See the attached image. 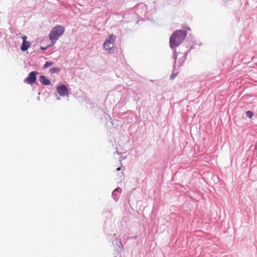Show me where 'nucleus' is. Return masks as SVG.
<instances>
[{
    "label": "nucleus",
    "mask_w": 257,
    "mask_h": 257,
    "mask_svg": "<svg viewBox=\"0 0 257 257\" xmlns=\"http://www.w3.org/2000/svg\"><path fill=\"white\" fill-rule=\"evenodd\" d=\"M115 39V36L111 34L107 38L103 43V48L108 54L113 53L115 50L114 46Z\"/></svg>",
    "instance_id": "obj_3"
},
{
    "label": "nucleus",
    "mask_w": 257,
    "mask_h": 257,
    "mask_svg": "<svg viewBox=\"0 0 257 257\" xmlns=\"http://www.w3.org/2000/svg\"><path fill=\"white\" fill-rule=\"evenodd\" d=\"M40 81L44 85H49L51 83L50 81L45 76L42 75L40 77Z\"/></svg>",
    "instance_id": "obj_7"
},
{
    "label": "nucleus",
    "mask_w": 257,
    "mask_h": 257,
    "mask_svg": "<svg viewBox=\"0 0 257 257\" xmlns=\"http://www.w3.org/2000/svg\"><path fill=\"white\" fill-rule=\"evenodd\" d=\"M186 32L183 30H176L170 38V45L172 48L178 46L185 39Z\"/></svg>",
    "instance_id": "obj_1"
},
{
    "label": "nucleus",
    "mask_w": 257,
    "mask_h": 257,
    "mask_svg": "<svg viewBox=\"0 0 257 257\" xmlns=\"http://www.w3.org/2000/svg\"><path fill=\"white\" fill-rule=\"evenodd\" d=\"M246 115L249 117V118H251L252 117V116L253 115V113L252 111H247L246 112Z\"/></svg>",
    "instance_id": "obj_10"
},
{
    "label": "nucleus",
    "mask_w": 257,
    "mask_h": 257,
    "mask_svg": "<svg viewBox=\"0 0 257 257\" xmlns=\"http://www.w3.org/2000/svg\"><path fill=\"white\" fill-rule=\"evenodd\" d=\"M120 170V167H118L117 168H116V171H119Z\"/></svg>",
    "instance_id": "obj_12"
},
{
    "label": "nucleus",
    "mask_w": 257,
    "mask_h": 257,
    "mask_svg": "<svg viewBox=\"0 0 257 257\" xmlns=\"http://www.w3.org/2000/svg\"><path fill=\"white\" fill-rule=\"evenodd\" d=\"M54 64L53 62H46L45 63V64H44V67L43 68H48L50 66H51V65H52L53 64Z\"/></svg>",
    "instance_id": "obj_8"
},
{
    "label": "nucleus",
    "mask_w": 257,
    "mask_h": 257,
    "mask_svg": "<svg viewBox=\"0 0 257 257\" xmlns=\"http://www.w3.org/2000/svg\"><path fill=\"white\" fill-rule=\"evenodd\" d=\"M22 38L23 39V43L21 49L23 51H25L30 47L31 44L29 41H27V37L26 36H22Z\"/></svg>",
    "instance_id": "obj_6"
},
{
    "label": "nucleus",
    "mask_w": 257,
    "mask_h": 257,
    "mask_svg": "<svg viewBox=\"0 0 257 257\" xmlns=\"http://www.w3.org/2000/svg\"><path fill=\"white\" fill-rule=\"evenodd\" d=\"M65 28L61 25H57L51 31L49 37L52 45L54 44L57 40L61 36L64 32Z\"/></svg>",
    "instance_id": "obj_2"
},
{
    "label": "nucleus",
    "mask_w": 257,
    "mask_h": 257,
    "mask_svg": "<svg viewBox=\"0 0 257 257\" xmlns=\"http://www.w3.org/2000/svg\"><path fill=\"white\" fill-rule=\"evenodd\" d=\"M59 70V69L57 68H52L50 69V71L51 73H58Z\"/></svg>",
    "instance_id": "obj_9"
},
{
    "label": "nucleus",
    "mask_w": 257,
    "mask_h": 257,
    "mask_svg": "<svg viewBox=\"0 0 257 257\" xmlns=\"http://www.w3.org/2000/svg\"><path fill=\"white\" fill-rule=\"evenodd\" d=\"M175 77H176V75L175 74H172V75H171L170 77H171V79H173L175 78Z\"/></svg>",
    "instance_id": "obj_11"
},
{
    "label": "nucleus",
    "mask_w": 257,
    "mask_h": 257,
    "mask_svg": "<svg viewBox=\"0 0 257 257\" xmlns=\"http://www.w3.org/2000/svg\"><path fill=\"white\" fill-rule=\"evenodd\" d=\"M57 91L61 96H68L69 94L68 89L65 85L57 86Z\"/></svg>",
    "instance_id": "obj_5"
},
{
    "label": "nucleus",
    "mask_w": 257,
    "mask_h": 257,
    "mask_svg": "<svg viewBox=\"0 0 257 257\" xmlns=\"http://www.w3.org/2000/svg\"><path fill=\"white\" fill-rule=\"evenodd\" d=\"M38 73L37 71L31 72L24 81L30 84L34 83L36 81V75Z\"/></svg>",
    "instance_id": "obj_4"
}]
</instances>
